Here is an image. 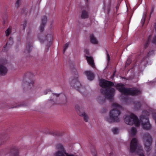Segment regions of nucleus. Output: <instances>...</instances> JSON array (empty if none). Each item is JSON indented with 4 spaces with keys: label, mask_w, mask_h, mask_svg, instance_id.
I'll return each instance as SVG.
<instances>
[{
    "label": "nucleus",
    "mask_w": 156,
    "mask_h": 156,
    "mask_svg": "<svg viewBox=\"0 0 156 156\" xmlns=\"http://www.w3.org/2000/svg\"><path fill=\"white\" fill-rule=\"evenodd\" d=\"M86 58L88 63L91 65L92 67H94V64L93 58L91 57L87 56H86Z\"/></svg>",
    "instance_id": "nucleus-19"
},
{
    "label": "nucleus",
    "mask_w": 156,
    "mask_h": 156,
    "mask_svg": "<svg viewBox=\"0 0 156 156\" xmlns=\"http://www.w3.org/2000/svg\"><path fill=\"white\" fill-rule=\"evenodd\" d=\"M24 84H26V83H27V85H29V86H30V87H32L33 86V85L34 84V81H31V82H30V83H29V82H27V81H26L25 82V83L24 82Z\"/></svg>",
    "instance_id": "nucleus-28"
},
{
    "label": "nucleus",
    "mask_w": 156,
    "mask_h": 156,
    "mask_svg": "<svg viewBox=\"0 0 156 156\" xmlns=\"http://www.w3.org/2000/svg\"><path fill=\"white\" fill-rule=\"evenodd\" d=\"M119 7L118 5L116 7V9L117 10H118V9H119Z\"/></svg>",
    "instance_id": "nucleus-46"
},
{
    "label": "nucleus",
    "mask_w": 156,
    "mask_h": 156,
    "mask_svg": "<svg viewBox=\"0 0 156 156\" xmlns=\"http://www.w3.org/2000/svg\"><path fill=\"white\" fill-rule=\"evenodd\" d=\"M131 63V60L129 59H127L126 62V66H128L129 65L130 63Z\"/></svg>",
    "instance_id": "nucleus-36"
},
{
    "label": "nucleus",
    "mask_w": 156,
    "mask_h": 156,
    "mask_svg": "<svg viewBox=\"0 0 156 156\" xmlns=\"http://www.w3.org/2000/svg\"><path fill=\"white\" fill-rule=\"evenodd\" d=\"M110 3H111V0H110V3H109V5H110Z\"/></svg>",
    "instance_id": "nucleus-51"
},
{
    "label": "nucleus",
    "mask_w": 156,
    "mask_h": 156,
    "mask_svg": "<svg viewBox=\"0 0 156 156\" xmlns=\"http://www.w3.org/2000/svg\"><path fill=\"white\" fill-rule=\"evenodd\" d=\"M64 97L66 98V96L64 95H62Z\"/></svg>",
    "instance_id": "nucleus-49"
},
{
    "label": "nucleus",
    "mask_w": 156,
    "mask_h": 156,
    "mask_svg": "<svg viewBox=\"0 0 156 156\" xmlns=\"http://www.w3.org/2000/svg\"><path fill=\"white\" fill-rule=\"evenodd\" d=\"M90 42L91 43L94 44H98V41L93 34H92L90 35Z\"/></svg>",
    "instance_id": "nucleus-21"
},
{
    "label": "nucleus",
    "mask_w": 156,
    "mask_h": 156,
    "mask_svg": "<svg viewBox=\"0 0 156 156\" xmlns=\"http://www.w3.org/2000/svg\"><path fill=\"white\" fill-rule=\"evenodd\" d=\"M56 148L58 151L55 153V156H75L73 154H69L66 153L63 146L60 144H57Z\"/></svg>",
    "instance_id": "nucleus-8"
},
{
    "label": "nucleus",
    "mask_w": 156,
    "mask_h": 156,
    "mask_svg": "<svg viewBox=\"0 0 156 156\" xmlns=\"http://www.w3.org/2000/svg\"><path fill=\"white\" fill-rule=\"evenodd\" d=\"M139 156H144V155L143 153H140L139 154Z\"/></svg>",
    "instance_id": "nucleus-42"
},
{
    "label": "nucleus",
    "mask_w": 156,
    "mask_h": 156,
    "mask_svg": "<svg viewBox=\"0 0 156 156\" xmlns=\"http://www.w3.org/2000/svg\"><path fill=\"white\" fill-rule=\"evenodd\" d=\"M137 139L136 138H133L131 140L130 146V150L131 153H133L135 151L137 148Z\"/></svg>",
    "instance_id": "nucleus-10"
},
{
    "label": "nucleus",
    "mask_w": 156,
    "mask_h": 156,
    "mask_svg": "<svg viewBox=\"0 0 156 156\" xmlns=\"http://www.w3.org/2000/svg\"><path fill=\"white\" fill-rule=\"evenodd\" d=\"M47 18L46 16H44L41 19V23L40 27V31L42 32L44 30V28L47 22Z\"/></svg>",
    "instance_id": "nucleus-13"
},
{
    "label": "nucleus",
    "mask_w": 156,
    "mask_h": 156,
    "mask_svg": "<svg viewBox=\"0 0 156 156\" xmlns=\"http://www.w3.org/2000/svg\"><path fill=\"white\" fill-rule=\"evenodd\" d=\"M143 137L144 140L145 149L147 151H149L151 149L152 141L151 136L149 133H145L143 134Z\"/></svg>",
    "instance_id": "nucleus-6"
},
{
    "label": "nucleus",
    "mask_w": 156,
    "mask_h": 156,
    "mask_svg": "<svg viewBox=\"0 0 156 156\" xmlns=\"http://www.w3.org/2000/svg\"><path fill=\"white\" fill-rule=\"evenodd\" d=\"M69 44V42H68L66 43L64 46V49H63V53H65V51L66 49L68 48Z\"/></svg>",
    "instance_id": "nucleus-25"
},
{
    "label": "nucleus",
    "mask_w": 156,
    "mask_h": 156,
    "mask_svg": "<svg viewBox=\"0 0 156 156\" xmlns=\"http://www.w3.org/2000/svg\"><path fill=\"white\" fill-rule=\"evenodd\" d=\"M86 1L87 3L88 2V0H85Z\"/></svg>",
    "instance_id": "nucleus-48"
},
{
    "label": "nucleus",
    "mask_w": 156,
    "mask_h": 156,
    "mask_svg": "<svg viewBox=\"0 0 156 156\" xmlns=\"http://www.w3.org/2000/svg\"><path fill=\"white\" fill-rule=\"evenodd\" d=\"M112 106L115 108L110 112L109 117L106 118L105 120L109 123L118 122L119 121V116L121 113L119 109L121 108V107L116 103L112 104Z\"/></svg>",
    "instance_id": "nucleus-2"
},
{
    "label": "nucleus",
    "mask_w": 156,
    "mask_h": 156,
    "mask_svg": "<svg viewBox=\"0 0 156 156\" xmlns=\"http://www.w3.org/2000/svg\"><path fill=\"white\" fill-rule=\"evenodd\" d=\"M51 91V90L50 89H47L44 92V93L45 94H47L48 93L47 91L49 92Z\"/></svg>",
    "instance_id": "nucleus-39"
},
{
    "label": "nucleus",
    "mask_w": 156,
    "mask_h": 156,
    "mask_svg": "<svg viewBox=\"0 0 156 156\" xmlns=\"http://www.w3.org/2000/svg\"><path fill=\"white\" fill-rule=\"evenodd\" d=\"M13 43V41L12 38L11 37H10L9 38V39L6 45L4 47V49L3 50L4 51H6L7 50L6 49V48L8 46L10 47V45H12Z\"/></svg>",
    "instance_id": "nucleus-17"
},
{
    "label": "nucleus",
    "mask_w": 156,
    "mask_h": 156,
    "mask_svg": "<svg viewBox=\"0 0 156 156\" xmlns=\"http://www.w3.org/2000/svg\"><path fill=\"white\" fill-rule=\"evenodd\" d=\"M21 0H17L15 4V6L18 8L20 4Z\"/></svg>",
    "instance_id": "nucleus-31"
},
{
    "label": "nucleus",
    "mask_w": 156,
    "mask_h": 156,
    "mask_svg": "<svg viewBox=\"0 0 156 156\" xmlns=\"http://www.w3.org/2000/svg\"><path fill=\"white\" fill-rule=\"evenodd\" d=\"M140 117L143 129L146 130L150 129L151 126L150 124L148 116L142 115L140 116Z\"/></svg>",
    "instance_id": "nucleus-7"
},
{
    "label": "nucleus",
    "mask_w": 156,
    "mask_h": 156,
    "mask_svg": "<svg viewBox=\"0 0 156 156\" xmlns=\"http://www.w3.org/2000/svg\"><path fill=\"white\" fill-rule=\"evenodd\" d=\"M154 54V51L153 50H152L151 51H149L147 54V57H149L151 55Z\"/></svg>",
    "instance_id": "nucleus-29"
},
{
    "label": "nucleus",
    "mask_w": 156,
    "mask_h": 156,
    "mask_svg": "<svg viewBox=\"0 0 156 156\" xmlns=\"http://www.w3.org/2000/svg\"><path fill=\"white\" fill-rule=\"evenodd\" d=\"M16 107H12V108H16Z\"/></svg>",
    "instance_id": "nucleus-52"
},
{
    "label": "nucleus",
    "mask_w": 156,
    "mask_h": 156,
    "mask_svg": "<svg viewBox=\"0 0 156 156\" xmlns=\"http://www.w3.org/2000/svg\"><path fill=\"white\" fill-rule=\"evenodd\" d=\"M110 11V8H109L108 9V13H109V12Z\"/></svg>",
    "instance_id": "nucleus-44"
},
{
    "label": "nucleus",
    "mask_w": 156,
    "mask_h": 156,
    "mask_svg": "<svg viewBox=\"0 0 156 156\" xmlns=\"http://www.w3.org/2000/svg\"><path fill=\"white\" fill-rule=\"evenodd\" d=\"M53 98L52 99H51L50 100L51 101H52L53 102L51 103V104L52 105H58L59 104L57 102V101H56L58 97H59L60 94H57L55 93H53Z\"/></svg>",
    "instance_id": "nucleus-16"
},
{
    "label": "nucleus",
    "mask_w": 156,
    "mask_h": 156,
    "mask_svg": "<svg viewBox=\"0 0 156 156\" xmlns=\"http://www.w3.org/2000/svg\"><path fill=\"white\" fill-rule=\"evenodd\" d=\"M8 69L5 66L0 64V75L1 76L5 75L7 72Z\"/></svg>",
    "instance_id": "nucleus-14"
},
{
    "label": "nucleus",
    "mask_w": 156,
    "mask_h": 156,
    "mask_svg": "<svg viewBox=\"0 0 156 156\" xmlns=\"http://www.w3.org/2000/svg\"><path fill=\"white\" fill-rule=\"evenodd\" d=\"M151 35H149L147 37V39L145 41V44H144V50L145 51L148 47L149 43L151 41Z\"/></svg>",
    "instance_id": "nucleus-18"
},
{
    "label": "nucleus",
    "mask_w": 156,
    "mask_h": 156,
    "mask_svg": "<svg viewBox=\"0 0 156 156\" xmlns=\"http://www.w3.org/2000/svg\"><path fill=\"white\" fill-rule=\"evenodd\" d=\"M45 39L44 40L41 39L39 37H38L39 40L41 43H44V42L46 41L48 42H49V45L47 44V48L45 49V51L47 52L49 51V47L51 44V42L53 40V37L52 35L51 34H48L45 37Z\"/></svg>",
    "instance_id": "nucleus-9"
},
{
    "label": "nucleus",
    "mask_w": 156,
    "mask_h": 156,
    "mask_svg": "<svg viewBox=\"0 0 156 156\" xmlns=\"http://www.w3.org/2000/svg\"><path fill=\"white\" fill-rule=\"evenodd\" d=\"M99 85L102 87H107L105 89H100L101 93L102 94L104 95L105 97V98H104L102 102H105L106 98L110 100L112 99L114 95L115 90L114 88L110 87L114 85V83L111 81L101 79L100 80Z\"/></svg>",
    "instance_id": "nucleus-1"
},
{
    "label": "nucleus",
    "mask_w": 156,
    "mask_h": 156,
    "mask_svg": "<svg viewBox=\"0 0 156 156\" xmlns=\"http://www.w3.org/2000/svg\"><path fill=\"white\" fill-rule=\"evenodd\" d=\"M154 7L153 6L151 8V13H152L154 11Z\"/></svg>",
    "instance_id": "nucleus-38"
},
{
    "label": "nucleus",
    "mask_w": 156,
    "mask_h": 156,
    "mask_svg": "<svg viewBox=\"0 0 156 156\" xmlns=\"http://www.w3.org/2000/svg\"><path fill=\"white\" fill-rule=\"evenodd\" d=\"M145 21V18H144L143 19H142V20H141V21L142 22H143V24H144V23Z\"/></svg>",
    "instance_id": "nucleus-41"
},
{
    "label": "nucleus",
    "mask_w": 156,
    "mask_h": 156,
    "mask_svg": "<svg viewBox=\"0 0 156 156\" xmlns=\"http://www.w3.org/2000/svg\"><path fill=\"white\" fill-rule=\"evenodd\" d=\"M86 54L88 55H89V51L88 49H86L84 50Z\"/></svg>",
    "instance_id": "nucleus-37"
},
{
    "label": "nucleus",
    "mask_w": 156,
    "mask_h": 156,
    "mask_svg": "<svg viewBox=\"0 0 156 156\" xmlns=\"http://www.w3.org/2000/svg\"><path fill=\"white\" fill-rule=\"evenodd\" d=\"M106 54H107V60L108 61V62L110 60V55H109L108 53V52L107 51V50H106Z\"/></svg>",
    "instance_id": "nucleus-33"
},
{
    "label": "nucleus",
    "mask_w": 156,
    "mask_h": 156,
    "mask_svg": "<svg viewBox=\"0 0 156 156\" xmlns=\"http://www.w3.org/2000/svg\"><path fill=\"white\" fill-rule=\"evenodd\" d=\"M29 74H30V73H26V74H24L25 75V78H24V79L23 80H25V78L26 77V76H27V75H29Z\"/></svg>",
    "instance_id": "nucleus-40"
},
{
    "label": "nucleus",
    "mask_w": 156,
    "mask_h": 156,
    "mask_svg": "<svg viewBox=\"0 0 156 156\" xmlns=\"http://www.w3.org/2000/svg\"><path fill=\"white\" fill-rule=\"evenodd\" d=\"M75 76L74 78H70L69 79V81L70 82V84L72 87H73L74 88L76 89L80 93H82L83 91H84L85 88L82 86L80 82L79 81L78 78V75L77 72H76V69H74Z\"/></svg>",
    "instance_id": "nucleus-4"
},
{
    "label": "nucleus",
    "mask_w": 156,
    "mask_h": 156,
    "mask_svg": "<svg viewBox=\"0 0 156 156\" xmlns=\"http://www.w3.org/2000/svg\"><path fill=\"white\" fill-rule=\"evenodd\" d=\"M94 151H93V150H91V152L92 154V155L93 156H97V152L96 151V150H95L94 148Z\"/></svg>",
    "instance_id": "nucleus-32"
},
{
    "label": "nucleus",
    "mask_w": 156,
    "mask_h": 156,
    "mask_svg": "<svg viewBox=\"0 0 156 156\" xmlns=\"http://www.w3.org/2000/svg\"><path fill=\"white\" fill-rule=\"evenodd\" d=\"M100 103H101V102H102V101H100Z\"/></svg>",
    "instance_id": "nucleus-53"
},
{
    "label": "nucleus",
    "mask_w": 156,
    "mask_h": 156,
    "mask_svg": "<svg viewBox=\"0 0 156 156\" xmlns=\"http://www.w3.org/2000/svg\"><path fill=\"white\" fill-rule=\"evenodd\" d=\"M27 21L26 20H24V21L23 24V30H24L25 28V27L27 26Z\"/></svg>",
    "instance_id": "nucleus-34"
},
{
    "label": "nucleus",
    "mask_w": 156,
    "mask_h": 156,
    "mask_svg": "<svg viewBox=\"0 0 156 156\" xmlns=\"http://www.w3.org/2000/svg\"><path fill=\"white\" fill-rule=\"evenodd\" d=\"M87 79L90 80H93L94 77V75L93 73L90 71H87L85 72Z\"/></svg>",
    "instance_id": "nucleus-15"
},
{
    "label": "nucleus",
    "mask_w": 156,
    "mask_h": 156,
    "mask_svg": "<svg viewBox=\"0 0 156 156\" xmlns=\"http://www.w3.org/2000/svg\"><path fill=\"white\" fill-rule=\"evenodd\" d=\"M136 129L135 128L133 127L131 129V134L132 135L134 136L136 135Z\"/></svg>",
    "instance_id": "nucleus-24"
},
{
    "label": "nucleus",
    "mask_w": 156,
    "mask_h": 156,
    "mask_svg": "<svg viewBox=\"0 0 156 156\" xmlns=\"http://www.w3.org/2000/svg\"><path fill=\"white\" fill-rule=\"evenodd\" d=\"M53 134L57 136H61L62 135V133H61L58 131H57L56 132L53 133Z\"/></svg>",
    "instance_id": "nucleus-30"
},
{
    "label": "nucleus",
    "mask_w": 156,
    "mask_h": 156,
    "mask_svg": "<svg viewBox=\"0 0 156 156\" xmlns=\"http://www.w3.org/2000/svg\"><path fill=\"white\" fill-rule=\"evenodd\" d=\"M79 115L83 117L84 120L86 122H87L88 121V117L87 115L84 112H82L81 114H79Z\"/></svg>",
    "instance_id": "nucleus-22"
},
{
    "label": "nucleus",
    "mask_w": 156,
    "mask_h": 156,
    "mask_svg": "<svg viewBox=\"0 0 156 156\" xmlns=\"http://www.w3.org/2000/svg\"><path fill=\"white\" fill-rule=\"evenodd\" d=\"M136 106L137 109H140L141 106L140 103L139 102H137L136 104Z\"/></svg>",
    "instance_id": "nucleus-27"
},
{
    "label": "nucleus",
    "mask_w": 156,
    "mask_h": 156,
    "mask_svg": "<svg viewBox=\"0 0 156 156\" xmlns=\"http://www.w3.org/2000/svg\"><path fill=\"white\" fill-rule=\"evenodd\" d=\"M32 45L30 43H28L26 45V49L24 52L29 53L31 50Z\"/></svg>",
    "instance_id": "nucleus-20"
},
{
    "label": "nucleus",
    "mask_w": 156,
    "mask_h": 156,
    "mask_svg": "<svg viewBox=\"0 0 156 156\" xmlns=\"http://www.w3.org/2000/svg\"><path fill=\"white\" fill-rule=\"evenodd\" d=\"M12 27H9L5 31V33L6 36H8L11 32Z\"/></svg>",
    "instance_id": "nucleus-23"
},
{
    "label": "nucleus",
    "mask_w": 156,
    "mask_h": 156,
    "mask_svg": "<svg viewBox=\"0 0 156 156\" xmlns=\"http://www.w3.org/2000/svg\"><path fill=\"white\" fill-rule=\"evenodd\" d=\"M124 121L127 124L132 125H134L136 127L140 125V122L137 116L133 113H131L129 115L126 116Z\"/></svg>",
    "instance_id": "nucleus-5"
},
{
    "label": "nucleus",
    "mask_w": 156,
    "mask_h": 156,
    "mask_svg": "<svg viewBox=\"0 0 156 156\" xmlns=\"http://www.w3.org/2000/svg\"><path fill=\"white\" fill-rule=\"evenodd\" d=\"M112 131L114 134H116L118 133V129L116 128H114L112 129Z\"/></svg>",
    "instance_id": "nucleus-26"
},
{
    "label": "nucleus",
    "mask_w": 156,
    "mask_h": 156,
    "mask_svg": "<svg viewBox=\"0 0 156 156\" xmlns=\"http://www.w3.org/2000/svg\"><path fill=\"white\" fill-rule=\"evenodd\" d=\"M2 139H0V145L2 144V143H1V142H2Z\"/></svg>",
    "instance_id": "nucleus-45"
},
{
    "label": "nucleus",
    "mask_w": 156,
    "mask_h": 156,
    "mask_svg": "<svg viewBox=\"0 0 156 156\" xmlns=\"http://www.w3.org/2000/svg\"><path fill=\"white\" fill-rule=\"evenodd\" d=\"M151 42L154 44H156V35L153 38Z\"/></svg>",
    "instance_id": "nucleus-35"
},
{
    "label": "nucleus",
    "mask_w": 156,
    "mask_h": 156,
    "mask_svg": "<svg viewBox=\"0 0 156 156\" xmlns=\"http://www.w3.org/2000/svg\"><path fill=\"white\" fill-rule=\"evenodd\" d=\"M124 86L123 84H118L116 88L120 92L125 95L135 96L141 93L140 90L136 88H126Z\"/></svg>",
    "instance_id": "nucleus-3"
},
{
    "label": "nucleus",
    "mask_w": 156,
    "mask_h": 156,
    "mask_svg": "<svg viewBox=\"0 0 156 156\" xmlns=\"http://www.w3.org/2000/svg\"><path fill=\"white\" fill-rule=\"evenodd\" d=\"M146 112H147V114L146 115H144V116H146L147 115L148 117V115H149V113L147 112V111H146Z\"/></svg>",
    "instance_id": "nucleus-43"
},
{
    "label": "nucleus",
    "mask_w": 156,
    "mask_h": 156,
    "mask_svg": "<svg viewBox=\"0 0 156 156\" xmlns=\"http://www.w3.org/2000/svg\"><path fill=\"white\" fill-rule=\"evenodd\" d=\"M77 113H78L79 114H81V113H80V112H79V113H78V112H77Z\"/></svg>",
    "instance_id": "nucleus-50"
},
{
    "label": "nucleus",
    "mask_w": 156,
    "mask_h": 156,
    "mask_svg": "<svg viewBox=\"0 0 156 156\" xmlns=\"http://www.w3.org/2000/svg\"><path fill=\"white\" fill-rule=\"evenodd\" d=\"M10 153L11 154V156H19V150L16 147H13L11 148Z\"/></svg>",
    "instance_id": "nucleus-12"
},
{
    "label": "nucleus",
    "mask_w": 156,
    "mask_h": 156,
    "mask_svg": "<svg viewBox=\"0 0 156 156\" xmlns=\"http://www.w3.org/2000/svg\"><path fill=\"white\" fill-rule=\"evenodd\" d=\"M154 28L155 29V32L156 33V23L155 24V26L154 27Z\"/></svg>",
    "instance_id": "nucleus-47"
},
{
    "label": "nucleus",
    "mask_w": 156,
    "mask_h": 156,
    "mask_svg": "<svg viewBox=\"0 0 156 156\" xmlns=\"http://www.w3.org/2000/svg\"><path fill=\"white\" fill-rule=\"evenodd\" d=\"M89 11V8L87 5V7L85 9H83L82 12L81 16V18L83 19L87 18L89 16L88 12Z\"/></svg>",
    "instance_id": "nucleus-11"
}]
</instances>
